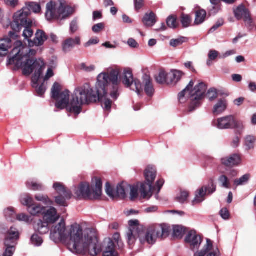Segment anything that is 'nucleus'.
Listing matches in <instances>:
<instances>
[{"label":"nucleus","instance_id":"1","mask_svg":"<svg viewBox=\"0 0 256 256\" xmlns=\"http://www.w3.org/2000/svg\"><path fill=\"white\" fill-rule=\"evenodd\" d=\"M120 72L117 68H110L100 73L97 76L96 90L88 83L75 88L70 100V92L66 90L60 92L61 86L54 83L52 90V98L56 101V107L60 110L65 108L76 115L80 113L82 106L98 101L102 103L104 108L109 110L112 102L109 96L116 100L120 95Z\"/></svg>","mask_w":256,"mask_h":256},{"label":"nucleus","instance_id":"2","mask_svg":"<svg viewBox=\"0 0 256 256\" xmlns=\"http://www.w3.org/2000/svg\"><path fill=\"white\" fill-rule=\"evenodd\" d=\"M50 238L54 242H62L64 243L68 249L75 254H80L88 252L92 255H95L99 252L94 231L92 228L83 230L77 224H72L67 228L65 222L60 220L52 228Z\"/></svg>","mask_w":256,"mask_h":256},{"label":"nucleus","instance_id":"3","mask_svg":"<svg viewBox=\"0 0 256 256\" xmlns=\"http://www.w3.org/2000/svg\"><path fill=\"white\" fill-rule=\"evenodd\" d=\"M36 52V50L24 46L22 42L17 41L12 52V56L9 58L8 64L14 65L15 70L22 68L24 75H30L34 72L32 78V86L41 96L46 90L44 81L41 78L44 64L40 59L34 58Z\"/></svg>","mask_w":256,"mask_h":256},{"label":"nucleus","instance_id":"4","mask_svg":"<svg viewBox=\"0 0 256 256\" xmlns=\"http://www.w3.org/2000/svg\"><path fill=\"white\" fill-rule=\"evenodd\" d=\"M129 228L126 233V238L128 246L131 248L136 240L139 238L142 244L147 243L154 244L158 238H162L168 234L170 227L166 224H155L150 226L145 232L142 226L139 224L138 220L128 222Z\"/></svg>","mask_w":256,"mask_h":256},{"label":"nucleus","instance_id":"5","mask_svg":"<svg viewBox=\"0 0 256 256\" xmlns=\"http://www.w3.org/2000/svg\"><path fill=\"white\" fill-rule=\"evenodd\" d=\"M194 82L190 80L186 87L178 94L180 102L184 103L186 100L190 101V111H193L201 104V100L204 98L207 86L204 82H200L194 87Z\"/></svg>","mask_w":256,"mask_h":256},{"label":"nucleus","instance_id":"6","mask_svg":"<svg viewBox=\"0 0 256 256\" xmlns=\"http://www.w3.org/2000/svg\"><path fill=\"white\" fill-rule=\"evenodd\" d=\"M95 188L92 192L90 185L86 182H81L74 190V196L78 200L98 199L102 194V182L100 178H95Z\"/></svg>","mask_w":256,"mask_h":256},{"label":"nucleus","instance_id":"7","mask_svg":"<svg viewBox=\"0 0 256 256\" xmlns=\"http://www.w3.org/2000/svg\"><path fill=\"white\" fill-rule=\"evenodd\" d=\"M74 12V9L66 5L62 1L60 2H50L46 4V18L47 20H62L67 18Z\"/></svg>","mask_w":256,"mask_h":256},{"label":"nucleus","instance_id":"8","mask_svg":"<svg viewBox=\"0 0 256 256\" xmlns=\"http://www.w3.org/2000/svg\"><path fill=\"white\" fill-rule=\"evenodd\" d=\"M144 176L146 182L140 184V197L142 198L150 199L152 196V192L155 189L152 184L156 176V170L155 167L148 166L144 170Z\"/></svg>","mask_w":256,"mask_h":256},{"label":"nucleus","instance_id":"9","mask_svg":"<svg viewBox=\"0 0 256 256\" xmlns=\"http://www.w3.org/2000/svg\"><path fill=\"white\" fill-rule=\"evenodd\" d=\"M30 14V10L27 8H23L14 14L13 22L10 26L13 31L9 32L11 38L16 37V32H20L24 26H30L32 22L28 21V16Z\"/></svg>","mask_w":256,"mask_h":256},{"label":"nucleus","instance_id":"10","mask_svg":"<svg viewBox=\"0 0 256 256\" xmlns=\"http://www.w3.org/2000/svg\"><path fill=\"white\" fill-rule=\"evenodd\" d=\"M92 230L96 234L97 240L96 246L98 247L99 252H96V254L95 255H92L90 252H88L84 254H80L86 255L88 254L91 256H96L102 252V256H119V253L118 252V250L119 249L118 246H116L113 240L110 238L106 240L102 247L100 244L98 242L96 231L94 229Z\"/></svg>","mask_w":256,"mask_h":256},{"label":"nucleus","instance_id":"11","mask_svg":"<svg viewBox=\"0 0 256 256\" xmlns=\"http://www.w3.org/2000/svg\"><path fill=\"white\" fill-rule=\"evenodd\" d=\"M52 188L58 194L54 196V201L56 204L64 207L67 206V200L71 199L72 196V192L62 183L60 182H55Z\"/></svg>","mask_w":256,"mask_h":256},{"label":"nucleus","instance_id":"12","mask_svg":"<svg viewBox=\"0 0 256 256\" xmlns=\"http://www.w3.org/2000/svg\"><path fill=\"white\" fill-rule=\"evenodd\" d=\"M0 234H4V244L7 245L9 244H17L20 234L17 226H12L6 229L2 224H0Z\"/></svg>","mask_w":256,"mask_h":256},{"label":"nucleus","instance_id":"13","mask_svg":"<svg viewBox=\"0 0 256 256\" xmlns=\"http://www.w3.org/2000/svg\"><path fill=\"white\" fill-rule=\"evenodd\" d=\"M122 82L126 87L135 91L138 96L142 92V86L140 82L138 79L134 80L132 72L129 70L124 71Z\"/></svg>","mask_w":256,"mask_h":256},{"label":"nucleus","instance_id":"14","mask_svg":"<svg viewBox=\"0 0 256 256\" xmlns=\"http://www.w3.org/2000/svg\"><path fill=\"white\" fill-rule=\"evenodd\" d=\"M128 188L129 185L124 182L118 184L116 188H113L109 182H106V193L112 199L126 198V192L128 190Z\"/></svg>","mask_w":256,"mask_h":256},{"label":"nucleus","instance_id":"15","mask_svg":"<svg viewBox=\"0 0 256 256\" xmlns=\"http://www.w3.org/2000/svg\"><path fill=\"white\" fill-rule=\"evenodd\" d=\"M234 117L228 116L212 120V124L219 130L232 129L234 124Z\"/></svg>","mask_w":256,"mask_h":256},{"label":"nucleus","instance_id":"16","mask_svg":"<svg viewBox=\"0 0 256 256\" xmlns=\"http://www.w3.org/2000/svg\"><path fill=\"white\" fill-rule=\"evenodd\" d=\"M185 241L190 244V248L194 250L199 248L202 242V239L200 236L196 234V231L191 230L186 235Z\"/></svg>","mask_w":256,"mask_h":256},{"label":"nucleus","instance_id":"17","mask_svg":"<svg viewBox=\"0 0 256 256\" xmlns=\"http://www.w3.org/2000/svg\"><path fill=\"white\" fill-rule=\"evenodd\" d=\"M236 18L240 20L244 18L246 24L250 26H252V20L250 16L249 11L244 6H240L234 10Z\"/></svg>","mask_w":256,"mask_h":256},{"label":"nucleus","instance_id":"18","mask_svg":"<svg viewBox=\"0 0 256 256\" xmlns=\"http://www.w3.org/2000/svg\"><path fill=\"white\" fill-rule=\"evenodd\" d=\"M44 220L47 222L54 224L60 218V216L58 214L57 210L54 207L50 206L48 209L44 210L42 214Z\"/></svg>","mask_w":256,"mask_h":256},{"label":"nucleus","instance_id":"19","mask_svg":"<svg viewBox=\"0 0 256 256\" xmlns=\"http://www.w3.org/2000/svg\"><path fill=\"white\" fill-rule=\"evenodd\" d=\"M48 36L42 30H38L35 34V38L33 40H28L30 46H41L48 40Z\"/></svg>","mask_w":256,"mask_h":256},{"label":"nucleus","instance_id":"20","mask_svg":"<svg viewBox=\"0 0 256 256\" xmlns=\"http://www.w3.org/2000/svg\"><path fill=\"white\" fill-rule=\"evenodd\" d=\"M212 248V242L210 239H206V244L200 252H196L194 256H218V252H214L208 254Z\"/></svg>","mask_w":256,"mask_h":256},{"label":"nucleus","instance_id":"21","mask_svg":"<svg viewBox=\"0 0 256 256\" xmlns=\"http://www.w3.org/2000/svg\"><path fill=\"white\" fill-rule=\"evenodd\" d=\"M221 162L228 166H237L241 162V158L238 154H233L229 156L222 158Z\"/></svg>","mask_w":256,"mask_h":256},{"label":"nucleus","instance_id":"22","mask_svg":"<svg viewBox=\"0 0 256 256\" xmlns=\"http://www.w3.org/2000/svg\"><path fill=\"white\" fill-rule=\"evenodd\" d=\"M142 80L145 92L148 96H152L154 94V90L150 76L146 74H144Z\"/></svg>","mask_w":256,"mask_h":256},{"label":"nucleus","instance_id":"23","mask_svg":"<svg viewBox=\"0 0 256 256\" xmlns=\"http://www.w3.org/2000/svg\"><path fill=\"white\" fill-rule=\"evenodd\" d=\"M184 73L180 70H172L168 74V81L167 84L168 85H175L182 78Z\"/></svg>","mask_w":256,"mask_h":256},{"label":"nucleus","instance_id":"24","mask_svg":"<svg viewBox=\"0 0 256 256\" xmlns=\"http://www.w3.org/2000/svg\"><path fill=\"white\" fill-rule=\"evenodd\" d=\"M12 46V42L10 38H4L0 39V56H6Z\"/></svg>","mask_w":256,"mask_h":256},{"label":"nucleus","instance_id":"25","mask_svg":"<svg viewBox=\"0 0 256 256\" xmlns=\"http://www.w3.org/2000/svg\"><path fill=\"white\" fill-rule=\"evenodd\" d=\"M80 44V38L76 37L74 38H69L66 40L63 43V50L66 52L70 51L76 45Z\"/></svg>","mask_w":256,"mask_h":256},{"label":"nucleus","instance_id":"26","mask_svg":"<svg viewBox=\"0 0 256 256\" xmlns=\"http://www.w3.org/2000/svg\"><path fill=\"white\" fill-rule=\"evenodd\" d=\"M206 192L204 190V187L198 189L195 193V197L192 202V204L195 206L202 202L205 200Z\"/></svg>","mask_w":256,"mask_h":256},{"label":"nucleus","instance_id":"27","mask_svg":"<svg viewBox=\"0 0 256 256\" xmlns=\"http://www.w3.org/2000/svg\"><path fill=\"white\" fill-rule=\"evenodd\" d=\"M48 223L45 220L44 222L40 220L34 224V229L36 232H39L40 234H47L49 231Z\"/></svg>","mask_w":256,"mask_h":256},{"label":"nucleus","instance_id":"28","mask_svg":"<svg viewBox=\"0 0 256 256\" xmlns=\"http://www.w3.org/2000/svg\"><path fill=\"white\" fill-rule=\"evenodd\" d=\"M227 104L224 100H220L214 106L213 109V113L215 115H219L222 114L226 108Z\"/></svg>","mask_w":256,"mask_h":256},{"label":"nucleus","instance_id":"29","mask_svg":"<svg viewBox=\"0 0 256 256\" xmlns=\"http://www.w3.org/2000/svg\"><path fill=\"white\" fill-rule=\"evenodd\" d=\"M142 22L146 26H152L156 22V15L152 12L146 13L143 18Z\"/></svg>","mask_w":256,"mask_h":256},{"label":"nucleus","instance_id":"30","mask_svg":"<svg viewBox=\"0 0 256 256\" xmlns=\"http://www.w3.org/2000/svg\"><path fill=\"white\" fill-rule=\"evenodd\" d=\"M20 202L22 205L28 208L34 203L32 196L28 194H24L20 196Z\"/></svg>","mask_w":256,"mask_h":256},{"label":"nucleus","instance_id":"31","mask_svg":"<svg viewBox=\"0 0 256 256\" xmlns=\"http://www.w3.org/2000/svg\"><path fill=\"white\" fill-rule=\"evenodd\" d=\"M44 210V207L38 204H35V203L27 210L29 214L32 216H37L40 214H42Z\"/></svg>","mask_w":256,"mask_h":256},{"label":"nucleus","instance_id":"32","mask_svg":"<svg viewBox=\"0 0 256 256\" xmlns=\"http://www.w3.org/2000/svg\"><path fill=\"white\" fill-rule=\"evenodd\" d=\"M206 12L204 10H200L196 12L194 24L198 25L202 24L205 20Z\"/></svg>","mask_w":256,"mask_h":256},{"label":"nucleus","instance_id":"33","mask_svg":"<svg viewBox=\"0 0 256 256\" xmlns=\"http://www.w3.org/2000/svg\"><path fill=\"white\" fill-rule=\"evenodd\" d=\"M4 214L6 218L12 222L16 220V213L13 208L9 207L4 210Z\"/></svg>","mask_w":256,"mask_h":256},{"label":"nucleus","instance_id":"34","mask_svg":"<svg viewBox=\"0 0 256 256\" xmlns=\"http://www.w3.org/2000/svg\"><path fill=\"white\" fill-rule=\"evenodd\" d=\"M26 186L28 189L33 190H42L44 188L42 184L34 180H28L26 183Z\"/></svg>","mask_w":256,"mask_h":256},{"label":"nucleus","instance_id":"35","mask_svg":"<svg viewBox=\"0 0 256 256\" xmlns=\"http://www.w3.org/2000/svg\"><path fill=\"white\" fill-rule=\"evenodd\" d=\"M16 245L12 244H9L8 245H7L6 244H4L5 250L2 256H12L16 251Z\"/></svg>","mask_w":256,"mask_h":256},{"label":"nucleus","instance_id":"36","mask_svg":"<svg viewBox=\"0 0 256 256\" xmlns=\"http://www.w3.org/2000/svg\"><path fill=\"white\" fill-rule=\"evenodd\" d=\"M16 220L30 224L32 221V218L30 216L24 213H21L16 215Z\"/></svg>","mask_w":256,"mask_h":256},{"label":"nucleus","instance_id":"37","mask_svg":"<svg viewBox=\"0 0 256 256\" xmlns=\"http://www.w3.org/2000/svg\"><path fill=\"white\" fill-rule=\"evenodd\" d=\"M30 244L34 246H40L43 243L42 238L37 234H34L30 238Z\"/></svg>","mask_w":256,"mask_h":256},{"label":"nucleus","instance_id":"38","mask_svg":"<svg viewBox=\"0 0 256 256\" xmlns=\"http://www.w3.org/2000/svg\"><path fill=\"white\" fill-rule=\"evenodd\" d=\"M184 234V228L180 226H174L173 227V236L180 238Z\"/></svg>","mask_w":256,"mask_h":256},{"label":"nucleus","instance_id":"39","mask_svg":"<svg viewBox=\"0 0 256 256\" xmlns=\"http://www.w3.org/2000/svg\"><path fill=\"white\" fill-rule=\"evenodd\" d=\"M35 199L46 205H52L53 204V202L46 195L36 194L35 196Z\"/></svg>","mask_w":256,"mask_h":256},{"label":"nucleus","instance_id":"40","mask_svg":"<svg viewBox=\"0 0 256 256\" xmlns=\"http://www.w3.org/2000/svg\"><path fill=\"white\" fill-rule=\"evenodd\" d=\"M156 81L160 84H167L168 81V74L164 71H160L156 77Z\"/></svg>","mask_w":256,"mask_h":256},{"label":"nucleus","instance_id":"41","mask_svg":"<svg viewBox=\"0 0 256 256\" xmlns=\"http://www.w3.org/2000/svg\"><path fill=\"white\" fill-rule=\"evenodd\" d=\"M206 194H212L216 190V186L213 180H210L206 186H204Z\"/></svg>","mask_w":256,"mask_h":256},{"label":"nucleus","instance_id":"42","mask_svg":"<svg viewBox=\"0 0 256 256\" xmlns=\"http://www.w3.org/2000/svg\"><path fill=\"white\" fill-rule=\"evenodd\" d=\"M218 180L222 187L226 188H230V182L226 176L224 174L220 176Z\"/></svg>","mask_w":256,"mask_h":256},{"label":"nucleus","instance_id":"43","mask_svg":"<svg viewBox=\"0 0 256 256\" xmlns=\"http://www.w3.org/2000/svg\"><path fill=\"white\" fill-rule=\"evenodd\" d=\"M250 179V175L246 174L242 176L238 179H236L234 181V184L236 186H242L246 184Z\"/></svg>","mask_w":256,"mask_h":256},{"label":"nucleus","instance_id":"44","mask_svg":"<svg viewBox=\"0 0 256 256\" xmlns=\"http://www.w3.org/2000/svg\"><path fill=\"white\" fill-rule=\"evenodd\" d=\"M180 22L184 28H188L190 24L192 18L189 15L182 14L181 16Z\"/></svg>","mask_w":256,"mask_h":256},{"label":"nucleus","instance_id":"45","mask_svg":"<svg viewBox=\"0 0 256 256\" xmlns=\"http://www.w3.org/2000/svg\"><path fill=\"white\" fill-rule=\"evenodd\" d=\"M25 8H27L29 10L30 14L31 11L34 13H38L41 10L40 5L35 2H30Z\"/></svg>","mask_w":256,"mask_h":256},{"label":"nucleus","instance_id":"46","mask_svg":"<svg viewBox=\"0 0 256 256\" xmlns=\"http://www.w3.org/2000/svg\"><path fill=\"white\" fill-rule=\"evenodd\" d=\"M164 180L162 179H160L156 182V186H153V187L155 188V189L152 192V194L156 192V194L155 195V198L156 200L158 199V193L160 192L162 188V187L164 184Z\"/></svg>","mask_w":256,"mask_h":256},{"label":"nucleus","instance_id":"47","mask_svg":"<svg viewBox=\"0 0 256 256\" xmlns=\"http://www.w3.org/2000/svg\"><path fill=\"white\" fill-rule=\"evenodd\" d=\"M166 24L170 28H176L178 25V24L176 21V18L173 16H169L167 18Z\"/></svg>","mask_w":256,"mask_h":256},{"label":"nucleus","instance_id":"48","mask_svg":"<svg viewBox=\"0 0 256 256\" xmlns=\"http://www.w3.org/2000/svg\"><path fill=\"white\" fill-rule=\"evenodd\" d=\"M114 242L116 244V246L118 249H122L124 246V244L120 239V234L118 233H115L112 236Z\"/></svg>","mask_w":256,"mask_h":256},{"label":"nucleus","instance_id":"49","mask_svg":"<svg viewBox=\"0 0 256 256\" xmlns=\"http://www.w3.org/2000/svg\"><path fill=\"white\" fill-rule=\"evenodd\" d=\"M189 192L188 191H181L180 195L176 197V200L179 202L183 204L187 200Z\"/></svg>","mask_w":256,"mask_h":256},{"label":"nucleus","instance_id":"50","mask_svg":"<svg viewBox=\"0 0 256 256\" xmlns=\"http://www.w3.org/2000/svg\"><path fill=\"white\" fill-rule=\"evenodd\" d=\"M186 39V38L184 37H180L178 38L172 39L170 41V44L172 47H176L185 42Z\"/></svg>","mask_w":256,"mask_h":256},{"label":"nucleus","instance_id":"51","mask_svg":"<svg viewBox=\"0 0 256 256\" xmlns=\"http://www.w3.org/2000/svg\"><path fill=\"white\" fill-rule=\"evenodd\" d=\"M30 26H24V30L23 32L22 36L26 40H30L29 38H31L34 32L30 27Z\"/></svg>","mask_w":256,"mask_h":256},{"label":"nucleus","instance_id":"52","mask_svg":"<svg viewBox=\"0 0 256 256\" xmlns=\"http://www.w3.org/2000/svg\"><path fill=\"white\" fill-rule=\"evenodd\" d=\"M255 138L253 136H249L246 138L245 144L248 149H250L254 148Z\"/></svg>","mask_w":256,"mask_h":256},{"label":"nucleus","instance_id":"53","mask_svg":"<svg viewBox=\"0 0 256 256\" xmlns=\"http://www.w3.org/2000/svg\"><path fill=\"white\" fill-rule=\"evenodd\" d=\"M130 190V199L131 200H134L138 196V188L136 186L129 185Z\"/></svg>","mask_w":256,"mask_h":256},{"label":"nucleus","instance_id":"54","mask_svg":"<svg viewBox=\"0 0 256 256\" xmlns=\"http://www.w3.org/2000/svg\"><path fill=\"white\" fill-rule=\"evenodd\" d=\"M218 96L216 90L214 88H210L207 93V96L210 100H212L215 99Z\"/></svg>","mask_w":256,"mask_h":256},{"label":"nucleus","instance_id":"55","mask_svg":"<svg viewBox=\"0 0 256 256\" xmlns=\"http://www.w3.org/2000/svg\"><path fill=\"white\" fill-rule=\"evenodd\" d=\"M78 28V22L76 19L72 20L70 24V32L72 34H74Z\"/></svg>","mask_w":256,"mask_h":256},{"label":"nucleus","instance_id":"56","mask_svg":"<svg viewBox=\"0 0 256 256\" xmlns=\"http://www.w3.org/2000/svg\"><path fill=\"white\" fill-rule=\"evenodd\" d=\"M224 22L222 19L218 20L216 24H214L210 30L209 33H212L216 30L218 28L222 26L224 24Z\"/></svg>","mask_w":256,"mask_h":256},{"label":"nucleus","instance_id":"57","mask_svg":"<svg viewBox=\"0 0 256 256\" xmlns=\"http://www.w3.org/2000/svg\"><path fill=\"white\" fill-rule=\"evenodd\" d=\"M220 214L221 217L224 220H228L230 218V212L226 208H222L220 212Z\"/></svg>","mask_w":256,"mask_h":256},{"label":"nucleus","instance_id":"58","mask_svg":"<svg viewBox=\"0 0 256 256\" xmlns=\"http://www.w3.org/2000/svg\"><path fill=\"white\" fill-rule=\"evenodd\" d=\"M81 68L86 72H91L94 70L96 67L93 64L87 65L84 63L81 64Z\"/></svg>","mask_w":256,"mask_h":256},{"label":"nucleus","instance_id":"59","mask_svg":"<svg viewBox=\"0 0 256 256\" xmlns=\"http://www.w3.org/2000/svg\"><path fill=\"white\" fill-rule=\"evenodd\" d=\"M234 123L232 126V128H236L238 131L244 129V125L242 121H238L234 118Z\"/></svg>","mask_w":256,"mask_h":256},{"label":"nucleus","instance_id":"60","mask_svg":"<svg viewBox=\"0 0 256 256\" xmlns=\"http://www.w3.org/2000/svg\"><path fill=\"white\" fill-rule=\"evenodd\" d=\"M104 26L103 23H98L94 25L92 28V31L95 33H98L104 28Z\"/></svg>","mask_w":256,"mask_h":256},{"label":"nucleus","instance_id":"61","mask_svg":"<svg viewBox=\"0 0 256 256\" xmlns=\"http://www.w3.org/2000/svg\"><path fill=\"white\" fill-rule=\"evenodd\" d=\"M54 75V73L52 68L51 67L48 68L47 70L46 74L44 78H42V80L44 81L47 80L48 79H50V78L53 76Z\"/></svg>","mask_w":256,"mask_h":256},{"label":"nucleus","instance_id":"62","mask_svg":"<svg viewBox=\"0 0 256 256\" xmlns=\"http://www.w3.org/2000/svg\"><path fill=\"white\" fill-rule=\"evenodd\" d=\"M218 52L215 50L210 51L208 56L210 60H214L218 56Z\"/></svg>","mask_w":256,"mask_h":256},{"label":"nucleus","instance_id":"63","mask_svg":"<svg viewBox=\"0 0 256 256\" xmlns=\"http://www.w3.org/2000/svg\"><path fill=\"white\" fill-rule=\"evenodd\" d=\"M127 43L132 48H136L138 46V43L132 38H129Z\"/></svg>","mask_w":256,"mask_h":256},{"label":"nucleus","instance_id":"64","mask_svg":"<svg viewBox=\"0 0 256 256\" xmlns=\"http://www.w3.org/2000/svg\"><path fill=\"white\" fill-rule=\"evenodd\" d=\"M99 42V40L97 38L90 39L86 44L85 46L88 47L92 44H96Z\"/></svg>","mask_w":256,"mask_h":256}]
</instances>
